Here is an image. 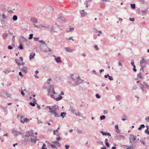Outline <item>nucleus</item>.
Instances as JSON below:
<instances>
[{"mask_svg": "<svg viewBox=\"0 0 149 149\" xmlns=\"http://www.w3.org/2000/svg\"><path fill=\"white\" fill-rule=\"evenodd\" d=\"M69 110H70L71 112H72L73 113H76L75 111L73 109V107L72 106H70Z\"/></svg>", "mask_w": 149, "mask_h": 149, "instance_id": "nucleus-20", "label": "nucleus"}, {"mask_svg": "<svg viewBox=\"0 0 149 149\" xmlns=\"http://www.w3.org/2000/svg\"><path fill=\"white\" fill-rule=\"evenodd\" d=\"M140 66L141 67V68L140 69V71L142 70L143 72L144 71V68H143L145 67L146 66V65H144V66H143V65H140Z\"/></svg>", "mask_w": 149, "mask_h": 149, "instance_id": "nucleus-44", "label": "nucleus"}, {"mask_svg": "<svg viewBox=\"0 0 149 149\" xmlns=\"http://www.w3.org/2000/svg\"><path fill=\"white\" fill-rule=\"evenodd\" d=\"M74 75L73 74H71V78L74 81H75V80L77 79H79V80L80 79H80H79V78H80V77H79V75H78V77H77L76 76L75 77V78L76 79H75V78L73 77H72V76Z\"/></svg>", "mask_w": 149, "mask_h": 149, "instance_id": "nucleus-22", "label": "nucleus"}, {"mask_svg": "<svg viewBox=\"0 0 149 149\" xmlns=\"http://www.w3.org/2000/svg\"><path fill=\"white\" fill-rule=\"evenodd\" d=\"M145 120L149 122V116L146 117L145 118Z\"/></svg>", "mask_w": 149, "mask_h": 149, "instance_id": "nucleus-59", "label": "nucleus"}, {"mask_svg": "<svg viewBox=\"0 0 149 149\" xmlns=\"http://www.w3.org/2000/svg\"><path fill=\"white\" fill-rule=\"evenodd\" d=\"M32 132L33 131L32 130H29L28 131L26 132L25 135L24 136H28L30 137L32 135V133H33Z\"/></svg>", "mask_w": 149, "mask_h": 149, "instance_id": "nucleus-5", "label": "nucleus"}, {"mask_svg": "<svg viewBox=\"0 0 149 149\" xmlns=\"http://www.w3.org/2000/svg\"><path fill=\"white\" fill-rule=\"evenodd\" d=\"M82 83L81 81H80L79 80V81H76L75 83V84H76V85H78L79 84Z\"/></svg>", "mask_w": 149, "mask_h": 149, "instance_id": "nucleus-45", "label": "nucleus"}, {"mask_svg": "<svg viewBox=\"0 0 149 149\" xmlns=\"http://www.w3.org/2000/svg\"><path fill=\"white\" fill-rule=\"evenodd\" d=\"M56 111H54V110H53L51 111V112L54 114L55 117H60L59 114Z\"/></svg>", "mask_w": 149, "mask_h": 149, "instance_id": "nucleus-7", "label": "nucleus"}, {"mask_svg": "<svg viewBox=\"0 0 149 149\" xmlns=\"http://www.w3.org/2000/svg\"><path fill=\"white\" fill-rule=\"evenodd\" d=\"M131 61H132V62L131 63V64L132 66L133 67H135V66H136L134 65V60L133 59H131Z\"/></svg>", "mask_w": 149, "mask_h": 149, "instance_id": "nucleus-40", "label": "nucleus"}, {"mask_svg": "<svg viewBox=\"0 0 149 149\" xmlns=\"http://www.w3.org/2000/svg\"><path fill=\"white\" fill-rule=\"evenodd\" d=\"M8 36V35L7 33H3L2 35V37L3 39L6 40Z\"/></svg>", "mask_w": 149, "mask_h": 149, "instance_id": "nucleus-26", "label": "nucleus"}, {"mask_svg": "<svg viewBox=\"0 0 149 149\" xmlns=\"http://www.w3.org/2000/svg\"><path fill=\"white\" fill-rule=\"evenodd\" d=\"M146 62L145 61L144 58L143 57H142V60L140 61V65H143V64L144 63H145V65L146 64Z\"/></svg>", "mask_w": 149, "mask_h": 149, "instance_id": "nucleus-14", "label": "nucleus"}, {"mask_svg": "<svg viewBox=\"0 0 149 149\" xmlns=\"http://www.w3.org/2000/svg\"><path fill=\"white\" fill-rule=\"evenodd\" d=\"M39 42L40 43H41L43 44V45H44L45 47H46L47 46V44L45 43V42L43 40H40L39 41Z\"/></svg>", "mask_w": 149, "mask_h": 149, "instance_id": "nucleus-29", "label": "nucleus"}, {"mask_svg": "<svg viewBox=\"0 0 149 149\" xmlns=\"http://www.w3.org/2000/svg\"><path fill=\"white\" fill-rule=\"evenodd\" d=\"M62 98H63V97L61 95L59 94L58 95V97H56L55 99V100L56 101H58L62 99Z\"/></svg>", "mask_w": 149, "mask_h": 149, "instance_id": "nucleus-21", "label": "nucleus"}, {"mask_svg": "<svg viewBox=\"0 0 149 149\" xmlns=\"http://www.w3.org/2000/svg\"><path fill=\"white\" fill-rule=\"evenodd\" d=\"M15 63H17L18 65H21V64L20 63L18 59H15Z\"/></svg>", "mask_w": 149, "mask_h": 149, "instance_id": "nucleus-31", "label": "nucleus"}, {"mask_svg": "<svg viewBox=\"0 0 149 149\" xmlns=\"http://www.w3.org/2000/svg\"><path fill=\"white\" fill-rule=\"evenodd\" d=\"M52 108L53 110H54V111H57L59 109L58 106L56 105H54L52 106Z\"/></svg>", "mask_w": 149, "mask_h": 149, "instance_id": "nucleus-11", "label": "nucleus"}, {"mask_svg": "<svg viewBox=\"0 0 149 149\" xmlns=\"http://www.w3.org/2000/svg\"><path fill=\"white\" fill-rule=\"evenodd\" d=\"M108 79L111 81L113 80V78L112 77L110 76L109 75L108 77Z\"/></svg>", "mask_w": 149, "mask_h": 149, "instance_id": "nucleus-52", "label": "nucleus"}, {"mask_svg": "<svg viewBox=\"0 0 149 149\" xmlns=\"http://www.w3.org/2000/svg\"><path fill=\"white\" fill-rule=\"evenodd\" d=\"M50 145L52 148H56V149H57V148L55 145L53 144H51Z\"/></svg>", "mask_w": 149, "mask_h": 149, "instance_id": "nucleus-42", "label": "nucleus"}, {"mask_svg": "<svg viewBox=\"0 0 149 149\" xmlns=\"http://www.w3.org/2000/svg\"><path fill=\"white\" fill-rule=\"evenodd\" d=\"M116 99L118 100H120L121 99V97L119 95H118L116 96Z\"/></svg>", "mask_w": 149, "mask_h": 149, "instance_id": "nucleus-39", "label": "nucleus"}, {"mask_svg": "<svg viewBox=\"0 0 149 149\" xmlns=\"http://www.w3.org/2000/svg\"><path fill=\"white\" fill-rule=\"evenodd\" d=\"M30 20L32 23H36L38 22L37 19L34 17H31Z\"/></svg>", "mask_w": 149, "mask_h": 149, "instance_id": "nucleus-6", "label": "nucleus"}, {"mask_svg": "<svg viewBox=\"0 0 149 149\" xmlns=\"http://www.w3.org/2000/svg\"><path fill=\"white\" fill-rule=\"evenodd\" d=\"M35 55V53H31L29 56V59H31V58H33L34 56Z\"/></svg>", "mask_w": 149, "mask_h": 149, "instance_id": "nucleus-23", "label": "nucleus"}, {"mask_svg": "<svg viewBox=\"0 0 149 149\" xmlns=\"http://www.w3.org/2000/svg\"><path fill=\"white\" fill-rule=\"evenodd\" d=\"M122 117H123V118H122V120H123V121H125V120H126L127 119H125V118H126V115H125V114H123L122 116Z\"/></svg>", "mask_w": 149, "mask_h": 149, "instance_id": "nucleus-37", "label": "nucleus"}, {"mask_svg": "<svg viewBox=\"0 0 149 149\" xmlns=\"http://www.w3.org/2000/svg\"><path fill=\"white\" fill-rule=\"evenodd\" d=\"M130 6H131V8L133 9H134L135 8V7H136V5L135 4H132L131 3L130 4Z\"/></svg>", "mask_w": 149, "mask_h": 149, "instance_id": "nucleus-35", "label": "nucleus"}, {"mask_svg": "<svg viewBox=\"0 0 149 149\" xmlns=\"http://www.w3.org/2000/svg\"><path fill=\"white\" fill-rule=\"evenodd\" d=\"M116 139H117L118 140H121L122 139H124L125 137L124 136L121 135H118L116 134Z\"/></svg>", "mask_w": 149, "mask_h": 149, "instance_id": "nucleus-4", "label": "nucleus"}, {"mask_svg": "<svg viewBox=\"0 0 149 149\" xmlns=\"http://www.w3.org/2000/svg\"><path fill=\"white\" fill-rule=\"evenodd\" d=\"M148 10L147 9H146L144 10H142L141 11V12L143 14L148 13Z\"/></svg>", "mask_w": 149, "mask_h": 149, "instance_id": "nucleus-30", "label": "nucleus"}, {"mask_svg": "<svg viewBox=\"0 0 149 149\" xmlns=\"http://www.w3.org/2000/svg\"><path fill=\"white\" fill-rule=\"evenodd\" d=\"M36 100H35V101H33V102H31L29 103V104L30 105H31L32 107H34L35 106L36 104H38L36 103Z\"/></svg>", "mask_w": 149, "mask_h": 149, "instance_id": "nucleus-16", "label": "nucleus"}, {"mask_svg": "<svg viewBox=\"0 0 149 149\" xmlns=\"http://www.w3.org/2000/svg\"><path fill=\"white\" fill-rule=\"evenodd\" d=\"M13 19L14 21H16L17 19V17L16 15H14L13 17Z\"/></svg>", "mask_w": 149, "mask_h": 149, "instance_id": "nucleus-34", "label": "nucleus"}, {"mask_svg": "<svg viewBox=\"0 0 149 149\" xmlns=\"http://www.w3.org/2000/svg\"><path fill=\"white\" fill-rule=\"evenodd\" d=\"M145 133H146L147 135H149V131L148 130V129H146L145 131Z\"/></svg>", "mask_w": 149, "mask_h": 149, "instance_id": "nucleus-49", "label": "nucleus"}, {"mask_svg": "<svg viewBox=\"0 0 149 149\" xmlns=\"http://www.w3.org/2000/svg\"><path fill=\"white\" fill-rule=\"evenodd\" d=\"M106 118V117L104 115L101 116L100 117V119L101 120H104Z\"/></svg>", "mask_w": 149, "mask_h": 149, "instance_id": "nucleus-33", "label": "nucleus"}, {"mask_svg": "<svg viewBox=\"0 0 149 149\" xmlns=\"http://www.w3.org/2000/svg\"><path fill=\"white\" fill-rule=\"evenodd\" d=\"M51 97L54 99H55L56 98H55V97L54 96V95L53 94H51L50 95Z\"/></svg>", "mask_w": 149, "mask_h": 149, "instance_id": "nucleus-60", "label": "nucleus"}, {"mask_svg": "<svg viewBox=\"0 0 149 149\" xmlns=\"http://www.w3.org/2000/svg\"><path fill=\"white\" fill-rule=\"evenodd\" d=\"M100 132L103 135H108L110 136H111V134L109 132H104L103 131H100Z\"/></svg>", "mask_w": 149, "mask_h": 149, "instance_id": "nucleus-15", "label": "nucleus"}, {"mask_svg": "<svg viewBox=\"0 0 149 149\" xmlns=\"http://www.w3.org/2000/svg\"><path fill=\"white\" fill-rule=\"evenodd\" d=\"M144 85L147 88L149 89V85H148L147 83H144Z\"/></svg>", "mask_w": 149, "mask_h": 149, "instance_id": "nucleus-46", "label": "nucleus"}, {"mask_svg": "<svg viewBox=\"0 0 149 149\" xmlns=\"http://www.w3.org/2000/svg\"><path fill=\"white\" fill-rule=\"evenodd\" d=\"M129 20L130 21H132V22H134L135 20L134 18H131L130 17L129 18Z\"/></svg>", "mask_w": 149, "mask_h": 149, "instance_id": "nucleus-51", "label": "nucleus"}, {"mask_svg": "<svg viewBox=\"0 0 149 149\" xmlns=\"http://www.w3.org/2000/svg\"><path fill=\"white\" fill-rule=\"evenodd\" d=\"M20 37L21 39V40H20L21 42H23L24 41L26 42L28 40L25 38L23 36H20Z\"/></svg>", "mask_w": 149, "mask_h": 149, "instance_id": "nucleus-17", "label": "nucleus"}, {"mask_svg": "<svg viewBox=\"0 0 149 149\" xmlns=\"http://www.w3.org/2000/svg\"><path fill=\"white\" fill-rule=\"evenodd\" d=\"M140 141L144 145L146 146V143L144 141H143L142 140H140Z\"/></svg>", "mask_w": 149, "mask_h": 149, "instance_id": "nucleus-50", "label": "nucleus"}, {"mask_svg": "<svg viewBox=\"0 0 149 149\" xmlns=\"http://www.w3.org/2000/svg\"><path fill=\"white\" fill-rule=\"evenodd\" d=\"M20 122L22 123H24L25 122H28L29 121V119L25 118L24 116L21 115V116Z\"/></svg>", "mask_w": 149, "mask_h": 149, "instance_id": "nucleus-3", "label": "nucleus"}, {"mask_svg": "<svg viewBox=\"0 0 149 149\" xmlns=\"http://www.w3.org/2000/svg\"><path fill=\"white\" fill-rule=\"evenodd\" d=\"M38 139H37V136H35L33 135V133H32V135L30 137V142L34 143H36V141H38Z\"/></svg>", "mask_w": 149, "mask_h": 149, "instance_id": "nucleus-2", "label": "nucleus"}, {"mask_svg": "<svg viewBox=\"0 0 149 149\" xmlns=\"http://www.w3.org/2000/svg\"><path fill=\"white\" fill-rule=\"evenodd\" d=\"M33 25L34 27H36L37 28H40V25H37L34 24H33Z\"/></svg>", "mask_w": 149, "mask_h": 149, "instance_id": "nucleus-56", "label": "nucleus"}, {"mask_svg": "<svg viewBox=\"0 0 149 149\" xmlns=\"http://www.w3.org/2000/svg\"><path fill=\"white\" fill-rule=\"evenodd\" d=\"M81 15L82 17H84L86 16L87 13L86 12H85L84 11V10H83L81 11Z\"/></svg>", "mask_w": 149, "mask_h": 149, "instance_id": "nucleus-19", "label": "nucleus"}, {"mask_svg": "<svg viewBox=\"0 0 149 149\" xmlns=\"http://www.w3.org/2000/svg\"><path fill=\"white\" fill-rule=\"evenodd\" d=\"M129 147L130 149H133V148L134 147L133 145L132 144L130 146H129Z\"/></svg>", "mask_w": 149, "mask_h": 149, "instance_id": "nucleus-63", "label": "nucleus"}, {"mask_svg": "<svg viewBox=\"0 0 149 149\" xmlns=\"http://www.w3.org/2000/svg\"><path fill=\"white\" fill-rule=\"evenodd\" d=\"M1 23L2 24H5L6 23V21L3 20H1Z\"/></svg>", "mask_w": 149, "mask_h": 149, "instance_id": "nucleus-64", "label": "nucleus"}, {"mask_svg": "<svg viewBox=\"0 0 149 149\" xmlns=\"http://www.w3.org/2000/svg\"><path fill=\"white\" fill-rule=\"evenodd\" d=\"M8 48L9 49L11 50L13 48L11 45H9L8 47Z\"/></svg>", "mask_w": 149, "mask_h": 149, "instance_id": "nucleus-58", "label": "nucleus"}, {"mask_svg": "<svg viewBox=\"0 0 149 149\" xmlns=\"http://www.w3.org/2000/svg\"><path fill=\"white\" fill-rule=\"evenodd\" d=\"M33 34L31 33L29 34V37L28 38L29 39H31L33 38Z\"/></svg>", "mask_w": 149, "mask_h": 149, "instance_id": "nucleus-43", "label": "nucleus"}, {"mask_svg": "<svg viewBox=\"0 0 149 149\" xmlns=\"http://www.w3.org/2000/svg\"><path fill=\"white\" fill-rule=\"evenodd\" d=\"M20 39L19 38V42L20 43L18 47V48L20 49V50H23V49H24V48H23V45L21 43V42L20 41Z\"/></svg>", "mask_w": 149, "mask_h": 149, "instance_id": "nucleus-9", "label": "nucleus"}, {"mask_svg": "<svg viewBox=\"0 0 149 149\" xmlns=\"http://www.w3.org/2000/svg\"><path fill=\"white\" fill-rule=\"evenodd\" d=\"M58 19H60L63 22H65V18L63 16L60 17L58 18Z\"/></svg>", "mask_w": 149, "mask_h": 149, "instance_id": "nucleus-32", "label": "nucleus"}, {"mask_svg": "<svg viewBox=\"0 0 149 149\" xmlns=\"http://www.w3.org/2000/svg\"><path fill=\"white\" fill-rule=\"evenodd\" d=\"M19 75L22 77L23 76V75L22 74V72H19Z\"/></svg>", "mask_w": 149, "mask_h": 149, "instance_id": "nucleus-61", "label": "nucleus"}, {"mask_svg": "<svg viewBox=\"0 0 149 149\" xmlns=\"http://www.w3.org/2000/svg\"><path fill=\"white\" fill-rule=\"evenodd\" d=\"M3 97L5 98H7L9 97L8 93L7 92H6L5 91H3Z\"/></svg>", "mask_w": 149, "mask_h": 149, "instance_id": "nucleus-8", "label": "nucleus"}, {"mask_svg": "<svg viewBox=\"0 0 149 149\" xmlns=\"http://www.w3.org/2000/svg\"><path fill=\"white\" fill-rule=\"evenodd\" d=\"M77 116H82V114L80 113L79 112H78L77 113L76 112V113H75Z\"/></svg>", "mask_w": 149, "mask_h": 149, "instance_id": "nucleus-38", "label": "nucleus"}, {"mask_svg": "<svg viewBox=\"0 0 149 149\" xmlns=\"http://www.w3.org/2000/svg\"><path fill=\"white\" fill-rule=\"evenodd\" d=\"M145 127V125L144 124H141L140 125V127L138 128V130H141L142 129L144 128Z\"/></svg>", "mask_w": 149, "mask_h": 149, "instance_id": "nucleus-28", "label": "nucleus"}, {"mask_svg": "<svg viewBox=\"0 0 149 149\" xmlns=\"http://www.w3.org/2000/svg\"><path fill=\"white\" fill-rule=\"evenodd\" d=\"M45 47L44 45H43L42 44L40 45V50L42 52H44L45 51V47Z\"/></svg>", "mask_w": 149, "mask_h": 149, "instance_id": "nucleus-10", "label": "nucleus"}, {"mask_svg": "<svg viewBox=\"0 0 149 149\" xmlns=\"http://www.w3.org/2000/svg\"><path fill=\"white\" fill-rule=\"evenodd\" d=\"M21 71L22 72H24L25 73H27L28 72L27 68L25 67H23L21 69Z\"/></svg>", "mask_w": 149, "mask_h": 149, "instance_id": "nucleus-18", "label": "nucleus"}, {"mask_svg": "<svg viewBox=\"0 0 149 149\" xmlns=\"http://www.w3.org/2000/svg\"><path fill=\"white\" fill-rule=\"evenodd\" d=\"M58 132V130H54L53 131V134L54 135H55L56 134V132Z\"/></svg>", "mask_w": 149, "mask_h": 149, "instance_id": "nucleus-54", "label": "nucleus"}, {"mask_svg": "<svg viewBox=\"0 0 149 149\" xmlns=\"http://www.w3.org/2000/svg\"><path fill=\"white\" fill-rule=\"evenodd\" d=\"M47 28L48 29V30L51 32L52 31H54V28L53 27V26H52L51 28H49L48 27Z\"/></svg>", "mask_w": 149, "mask_h": 149, "instance_id": "nucleus-36", "label": "nucleus"}, {"mask_svg": "<svg viewBox=\"0 0 149 149\" xmlns=\"http://www.w3.org/2000/svg\"><path fill=\"white\" fill-rule=\"evenodd\" d=\"M58 141H52L51 143H54V144H57V143H58Z\"/></svg>", "mask_w": 149, "mask_h": 149, "instance_id": "nucleus-55", "label": "nucleus"}, {"mask_svg": "<svg viewBox=\"0 0 149 149\" xmlns=\"http://www.w3.org/2000/svg\"><path fill=\"white\" fill-rule=\"evenodd\" d=\"M55 59L56 62L58 63L62 62V61L61 59V57H57L56 58H55Z\"/></svg>", "mask_w": 149, "mask_h": 149, "instance_id": "nucleus-12", "label": "nucleus"}, {"mask_svg": "<svg viewBox=\"0 0 149 149\" xmlns=\"http://www.w3.org/2000/svg\"><path fill=\"white\" fill-rule=\"evenodd\" d=\"M66 115V113L65 112H61V113L60 115H59L60 116L62 117L63 118H64Z\"/></svg>", "mask_w": 149, "mask_h": 149, "instance_id": "nucleus-24", "label": "nucleus"}, {"mask_svg": "<svg viewBox=\"0 0 149 149\" xmlns=\"http://www.w3.org/2000/svg\"><path fill=\"white\" fill-rule=\"evenodd\" d=\"M137 77L138 78H139L140 79H143V76H142V74L141 73V72L137 74Z\"/></svg>", "mask_w": 149, "mask_h": 149, "instance_id": "nucleus-25", "label": "nucleus"}, {"mask_svg": "<svg viewBox=\"0 0 149 149\" xmlns=\"http://www.w3.org/2000/svg\"><path fill=\"white\" fill-rule=\"evenodd\" d=\"M11 71L9 69H8L4 71V72L6 74H8Z\"/></svg>", "mask_w": 149, "mask_h": 149, "instance_id": "nucleus-53", "label": "nucleus"}, {"mask_svg": "<svg viewBox=\"0 0 149 149\" xmlns=\"http://www.w3.org/2000/svg\"><path fill=\"white\" fill-rule=\"evenodd\" d=\"M106 146L107 147H109L110 146V145L108 142H107L105 143Z\"/></svg>", "mask_w": 149, "mask_h": 149, "instance_id": "nucleus-57", "label": "nucleus"}, {"mask_svg": "<svg viewBox=\"0 0 149 149\" xmlns=\"http://www.w3.org/2000/svg\"><path fill=\"white\" fill-rule=\"evenodd\" d=\"M136 136H135L133 134H131L130 135V138L132 139V141H134L136 139Z\"/></svg>", "mask_w": 149, "mask_h": 149, "instance_id": "nucleus-13", "label": "nucleus"}, {"mask_svg": "<svg viewBox=\"0 0 149 149\" xmlns=\"http://www.w3.org/2000/svg\"><path fill=\"white\" fill-rule=\"evenodd\" d=\"M65 50L68 52H72V50L71 49H70L69 47H65Z\"/></svg>", "mask_w": 149, "mask_h": 149, "instance_id": "nucleus-27", "label": "nucleus"}, {"mask_svg": "<svg viewBox=\"0 0 149 149\" xmlns=\"http://www.w3.org/2000/svg\"><path fill=\"white\" fill-rule=\"evenodd\" d=\"M22 143L24 146L26 145L30 142V137L28 136H22Z\"/></svg>", "mask_w": 149, "mask_h": 149, "instance_id": "nucleus-1", "label": "nucleus"}, {"mask_svg": "<svg viewBox=\"0 0 149 149\" xmlns=\"http://www.w3.org/2000/svg\"><path fill=\"white\" fill-rule=\"evenodd\" d=\"M136 13L139 14H141V12L139 8H138L136 10Z\"/></svg>", "mask_w": 149, "mask_h": 149, "instance_id": "nucleus-48", "label": "nucleus"}, {"mask_svg": "<svg viewBox=\"0 0 149 149\" xmlns=\"http://www.w3.org/2000/svg\"><path fill=\"white\" fill-rule=\"evenodd\" d=\"M140 88H141V89H143V88H145L144 87V85L143 84L141 83L140 84Z\"/></svg>", "mask_w": 149, "mask_h": 149, "instance_id": "nucleus-41", "label": "nucleus"}, {"mask_svg": "<svg viewBox=\"0 0 149 149\" xmlns=\"http://www.w3.org/2000/svg\"><path fill=\"white\" fill-rule=\"evenodd\" d=\"M95 96L98 99H100L101 97V96L99 95V94L98 93L96 94Z\"/></svg>", "mask_w": 149, "mask_h": 149, "instance_id": "nucleus-47", "label": "nucleus"}, {"mask_svg": "<svg viewBox=\"0 0 149 149\" xmlns=\"http://www.w3.org/2000/svg\"><path fill=\"white\" fill-rule=\"evenodd\" d=\"M33 38L34 39V40L35 41H37L38 40V39L39 38H35L34 37Z\"/></svg>", "mask_w": 149, "mask_h": 149, "instance_id": "nucleus-62", "label": "nucleus"}]
</instances>
